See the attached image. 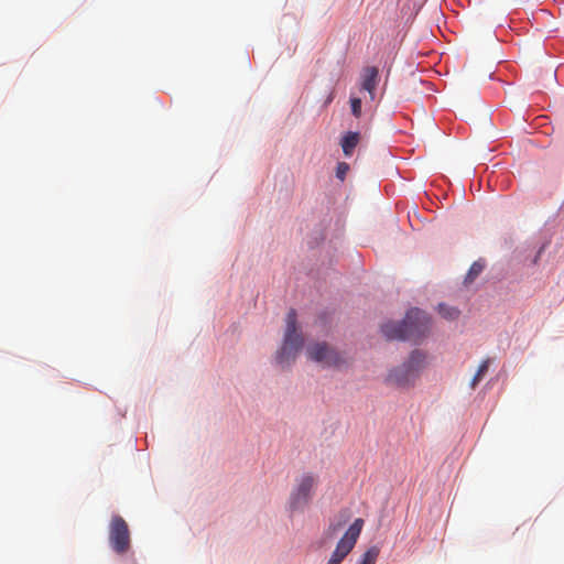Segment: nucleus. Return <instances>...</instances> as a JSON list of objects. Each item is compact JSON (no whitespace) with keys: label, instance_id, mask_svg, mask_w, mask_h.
<instances>
[{"label":"nucleus","instance_id":"1","mask_svg":"<svg viewBox=\"0 0 564 564\" xmlns=\"http://www.w3.org/2000/svg\"><path fill=\"white\" fill-rule=\"evenodd\" d=\"M430 317L420 308L408 311L402 322H387L381 325V333L389 339L411 340L419 344L430 330Z\"/></svg>","mask_w":564,"mask_h":564},{"label":"nucleus","instance_id":"2","mask_svg":"<svg viewBox=\"0 0 564 564\" xmlns=\"http://www.w3.org/2000/svg\"><path fill=\"white\" fill-rule=\"evenodd\" d=\"M296 317V312L293 308L286 314V326L282 346L275 356L276 364L282 369L290 367L295 361L297 354L304 345V337L297 332Z\"/></svg>","mask_w":564,"mask_h":564},{"label":"nucleus","instance_id":"3","mask_svg":"<svg viewBox=\"0 0 564 564\" xmlns=\"http://www.w3.org/2000/svg\"><path fill=\"white\" fill-rule=\"evenodd\" d=\"M425 367L426 354L415 349L403 364L389 371L386 382L398 388L412 387Z\"/></svg>","mask_w":564,"mask_h":564},{"label":"nucleus","instance_id":"4","mask_svg":"<svg viewBox=\"0 0 564 564\" xmlns=\"http://www.w3.org/2000/svg\"><path fill=\"white\" fill-rule=\"evenodd\" d=\"M316 484L317 477L312 473H305L295 479L290 496L291 510H303L311 502Z\"/></svg>","mask_w":564,"mask_h":564},{"label":"nucleus","instance_id":"5","mask_svg":"<svg viewBox=\"0 0 564 564\" xmlns=\"http://www.w3.org/2000/svg\"><path fill=\"white\" fill-rule=\"evenodd\" d=\"M362 527L364 520L361 518L356 519L350 524L343 538L337 542V545L326 564H340L344 561L356 545Z\"/></svg>","mask_w":564,"mask_h":564},{"label":"nucleus","instance_id":"6","mask_svg":"<svg viewBox=\"0 0 564 564\" xmlns=\"http://www.w3.org/2000/svg\"><path fill=\"white\" fill-rule=\"evenodd\" d=\"M109 544L119 555L126 554L131 545L128 523L121 516H113L109 523Z\"/></svg>","mask_w":564,"mask_h":564},{"label":"nucleus","instance_id":"7","mask_svg":"<svg viewBox=\"0 0 564 564\" xmlns=\"http://www.w3.org/2000/svg\"><path fill=\"white\" fill-rule=\"evenodd\" d=\"M307 356L311 360L323 367H339L344 360L334 348L326 343H315L307 347Z\"/></svg>","mask_w":564,"mask_h":564},{"label":"nucleus","instance_id":"8","mask_svg":"<svg viewBox=\"0 0 564 564\" xmlns=\"http://www.w3.org/2000/svg\"><path fill=\"white\" fill-rule=\"evenodd\" d=\"M379 70L375 66L365 67L361 74V88L366 90L370 99H375V90L378 85Z\"/></svg>","mask_w":564,"mask_h":564},{"label":"nucleus","instance_id":"9","mask_svg":"<svg viewBox=\"0 0 564 564\" xmlns=\"http://www.w3.org/2000/svg\"><path fill=\"white\" fill-rule=\"evenodd\" d=\"M360 140L358 132H347L341 140L343 152L346 156H350Z\"/></svg>","mask_w":564,"mask_h":564},{"label":"nucleus","instance_id":"10","mask_svg":"<svg viewBox=\"0 0 564 564\" xmlns=\"http://www.w3.org/2000/svg\"><path fill=\"white\" fill-rule=\"evenodd\" d=\"M490 359H485L478 367L477 372L471 379L470 387L475 389L477 384L482 380L489 369Z\"/></svg>","mask_w":564,"mask_h":564},{"label":"nucleus","instance_id":"11","mask_svg":"<svg viewBox=\"0 0 564 564\" xmlns=\"http://www.w3.org/2000/svg\"><path fill=\"white\" fill-rule=\"evenodd\" d=\"M380 554V549L377 545L370 546L362 555L360 564H375Z\"/></svg>","mask_w":564,"mask_h":564},{"label":"nucleus","instance_id":"12","mask_svg":"<svg viewBox=\"0 0 564 564\" xmlns=\"http://www.w3.org/2000/svg\"><path fill=\"white\" fill-rule=\"evenodd\" d=\"M485 263L481 261H475L469 268L465 281L473 282L484 270Z\"/></svg>","mask_w":564,"mask_h":564},{"label":"nucleus","instance_id":"13","mask_svg":"<svg viewBox=\"0 0 564 564\" xmlns=\"http://www.w3.org/2000/svg\"><path fill=\"white\" fill-rule=\"evenodd\" d=\"M438 313L442 317L453 321L459 316V311L455 307L448 306L446 304L438 305Z\"/></svg>","mask_w":564,"mask_h":564},{"label":"nucleus","instance_id":"14","mask_svg":"<svg viewBox=\"0 0 564 564\" xmlns=\"http://www.w3.org/2000/svg\"><path fill=\"white\" fill-rule=\"evenodd\" d=\"M346 523V521L337 522V523H329L328 528L325 530V536L326 538H333L343 528V525Z\"/></svg>","mask_w":564,"mask_h":564},{"label":"nucleus","instance_id":"15","mask_svg":"<svg viewBox=\"0 0 564 564\" xmlns=\"http://www.w3.org/2000/svg\"><path fill=\"white\" fill-rule=\"evenodd\" d=\"M351 112L356 118L361 116V99L357 97L350 98Z\"/></svg>","mask_w":564,"mask_h":564},{"label":"nucleus","instance_id":"16","mask_svg":"<svg viewBox=\"0 0 564 564\" xmlns=\"http://www.w3.org/2000/svg\"><path fill=\"white\" fill-rule=\"evenodd\" d=\"M348 170H349V165L347 163H345V162L338 163L337 169H336V176L343 181L345 178Z\"/></svg>","mask_w":564,"mask_h":564}]
</instances>
